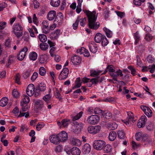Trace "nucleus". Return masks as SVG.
I'll list each match as a JSON object with an SVG mask.
<instances>
[{"instance_id":"8","label":"nucleus","mask_w":155,"mask_h":155,"mask_svg":"<svg viewBox=\"0 0 155 155\" xmlns=\"http://www.w3.org/2000/svg\"><path fill=\"white\" fill-rule=\"evenodd\" d=\"M46 88V85L45 84L41 83L36 87L35 94V96L37 97L40 94V91H44Z\"/></svg>"},{"instance_id":"61","label":"nucleus","mask_w":155,"mask_h":155,"mask_svg":"<svg viewBox=\"0 0 155 155\" xmlns=\"http://www.w3.org/2000/svg\"><path fill=\"white\" fill-rule=\"evenodd\" d=\"M12 95L15 98L18 97L19 95L18 91L15 89H14L12 93Z\"/></svg>"},{"instance_id":"62","label":"nucleus","mask_w":155,"mask_h":155,"mask_svg":"<svg viewBox=\"0 0 155 155\" xmlns=\"http://www.w3.org/2000/svg\"><path fill=\"white\" fill-rule=\"evenodd\" d=\"M5 46L8 48L11 47V41L9 39L6 40L5 43Z\"/></svg>"},{"instance_id":"23","label":"nucleus","mask_w":155,"mask_h":155,"mask_svg":"<svg viewBox=\"0 0 155 155\" xmlns=\"http://www.w3.org/2000/svg\"><path fill=\"white\" fill-rule=\"evenodd\" d=\"M77 52L78 53H80L81 54L83 53L84 52V56L87 57H89L90 56L89 52L84 48H82L79 50H77Z\"/></svg>"},{"instance_id":"7","label":"nucleus","mask_w":155,"mask_h":155,"mask_svg":"<svg viewBox=\"0 0 155 155\" xmlns=\"http://www.w3.org/2000/svg\"><path fill=\"white\" fill-rule=\"evenodd\" d=\"M64 19V15L61 12H59L58 13L57 15H56L55 19L54 21V24L57 25V23L58 25H61Z\"/></svg>"},{"instance_id":"41","label":"nucleus","mask_w":155,"mask_h":155,"mask_svg":"<svg viewBox=\"0 0 155 155\" xmlns=\"http://www.w3.org/2000/svg\"><path fill=\"white\" fill-rule=\"evenodd\" d=\"M81 86V78L80 77L78 78L75 81V85L73 87V89H74L75 88H79Z\"/></svg>"},{"instance_id":"29","label":"nucleus","mask_w":155,"mask_h":155,"mask_svg":"<svg viewBox=\"0 0 155 155\" xmlns=\"http://www.w3.org/2000/svg\"><path fill=\"white\" fill-rule=\"evenodd\" d=\"M101 117L104 118L109 119L111 117L112 115L111 113L110 112L107 111H104Z\"/></svg>"},{"instance_id":"9","label":"nucleus","mask_w":155,"mask_h":155,"mask_svg":"<svg viewBox=\"0 0 155 155\" xmlns=\"http://www.w3.org/2000/svg\"><path fill=\"white\" fill-rule=\"evenodd\" d=\"M35 105L38 110H45L46 108L45 104L42 100H37L35 101Z\"/></svg>"},{"instance_id":"30","label":"nucleus","mask_w":155,"mask_h":155,"mask_svg":"<svg viewBox=\"0 0 155 155\" xmlns=\"http://www.w3.org/2000/svg\"><path fill=\"white\" fill-rule=\"evenodd\" d=\"M8 99L7 97L2 98L0 101V106L4 107L8 103Z\"/></svg>"},{"instance_id":"47","label":"nucleus","mask_w":155,"mask_h":155,"mask_svg":"<svg viewBox=\"0 0 155 155\" xmlns=\"http://www.w3.org/2000/svg\"><path fill=\"white\" fill-rule=\"evenodd\" d=\"M83 114L82 111L80 112L78 114L76 115L73 117L72 119L73 121H74L76 120H78L82 116Z\"/></svg>"},{"instance_id":"13","label":"nucleus","mask_w":155,"mask_h":155,"mask_svg":"<svg viewBox=\"0 0 155 155\" xmlns=\"http://www.w3.org/2000/svg\"><path fill=\"white\" fill-rule=\"evenodd\" d=\"M60 142H64L67 140L68 136L67 134L64 131H62L61 133L58 134Z\"/></svg>"},{"instance_id":"57","label":"nucleus","mask_w":155,"mask_h":155,"mask_svg":"<svg viewBox=\"0 0 155 155\" xmlns=\"http://www.w3.org/2000/svg\"><path fill=\"white\" fill-rule=\"evenodd\" d=\"M44 126V124L42 122L38 123L36 127V129L38 131L40 130Z\"/></svg>"},{"instance_id":"50","label":"nucleus","mask_w":155,"mask_h":155,"mask_svg":"<svg viewBox=\"0 0 155 155\" xmlns=\"http://www.w3.org/2000/svg\"><path fill=\"white\" fill-rule=\"evenodd\" d=\"M128 68L131 71V74L133 76L135 75L136 73V71L134 67L131 66H128Z\"/></svg>"},{"instance_id":"63","label":"nucleus","mask_w":155,"mask_h":155,"mask_svg":"<svg viewBox=\"0 0 155 155\" xmlns=\"http://www.w3.org/2000/svg\"><path fill=\"white\" fill-rule=\"evenodd\" d=\"M145 124L143 122H142L140 120L139 122L137 124V126L139 128L143 127L145 125Z\"/></svg>"},{"instance_id":"33","label":"nucleus","mask_w":155,"mask_h":155,"mask_svg":"<svg viewBox=\"0 0 155 155\" xmlns=\"http://www.w3.org/2000/svg\"><path fill=\"white\" fill-rule=\"evenodd\" d=\"M60 2V0H51L50 4L53 7H58L59 5Z\"/></svg>"},{"instance_id":"32","label":"nucleus","mask_w":155,"mask_h":155,"mask_svg":"<svg viewBox=\"0 0 155 155\" xmlns=\"http://www.w3.org/2000/svg\"><path fill=\"white\" fill-rule=\"evenodd\" d=\"M51 96L49 94H48L44 96L43 97V100L48 104L51 101Z\"/></svg>"},{"instance_id":"16","label":"nucleus","mask_w":155,"mask_h":155,"mask_svg":"<svg viewBox=\"0 0 155 155\" xmlns=\"http://www.w3.org/2000/svg\"><path fill=\"white\" fill-rule=\"evenodd\" d=\"M115 71V68L113 65H108L106 68L103 74H105L108 71L111 77L112 74H114Z\"/></svg>"},{"instance_id":"18","label":"nucleus","mask_w":155,"mask_h":155,"mask_svg":"<svg viewBox=\"0 0 155 155\" xmlns=\"http://www.w3.org/2000/svg\"><path fill=\"white\" fill-rule=\"evenodd\" d=\"M106 125L109 130H114L117 128V125L115 123H108L106 124Z\"/></svg>"},{"instance_id":"40","label":"nucleus","mask_w":155,"mask_h":155,"mask_svg":"<svg viewBox=\"0 0 155 155\" xmlns=\"http://www.w3.org/2000/svg\"><path fill=\"white\" fill-rule=\"evenodd\" d=\"M40 41L42 42H45L47 40V38L45 35L43 34H40L38 36Z\"/></svg>"},{"instance_id":"51","label":"nucleus","mask_w":155,"mask_h":155,"mask_svg":"<svg viewBox=\"0 0 155 155\" xmlns=\"http://www.w3.org/2000/svg\"><path fill=\"white\" fill-rule=\"evenodd\" d=\"M141 141L142 142H147L149 140V137L147 134H143L141 137Z\"/></svg>"},{"instance_id":"54","label":"nucleus","mask_w":155,"mask_h":155,"mask_svg":"<svg viewBox=\"0 0 155 155\" xmlns=\"http://www.w3.org/2000/svg\"><path fill=\"white\" fill-rule=\"evenodd\" d=\"M149 110L147 111L146 110V111L144 112V114L147 115L148 117H151L153 115V113L152 110L149 108Z\"/></svg>"},{"instance_id":"42","label":"nucleus","mask_w":155,"mask_h":155,"mask_svg":"<svg viewBox=\"0 0 155 155\" xmlns=\"http://www.w3.org/2000/svg\"><path fill=\"white\" fill-rule=\"evenodd\" d=\"M71 143L74 145H78L81 143L79 139L74 138L71 139Z\"/></svg>"},{"instance_id":"17","label":"nucleus","mask_w":155,"mask_h":155,"mask_svg":"<svg viewBox=\"0 0 155 155\" xmlns=\"http://www.w3.org/2000/svg\"><path fill=\"white\" fill-rule=\"evenodd\" d=\"M60 31L59 29H56L54 32L51 33L50 35V38L52 40L56 39L60 35Z\"/></svg>"},{"instance_id":"44","label":"nucleus","mask_w":155,"mask_h":155,"mask_svg":"<svg viewBox=\"0 0 155 155\" xmlns=\"http://www.w3.org/2000/svg\"><path fill=\"white\" fill-rule=\"evenodd\" d=\"M99 77H97V78H93L90 80V82H91V84L90 85H88V87H91L92 86V85L93 84H96L99 81Z\"/></svg>"},{"instance_id":"28","label":"nucleus","mask_w":155,"mask_h":155,"mask_svg":"<svg viewBox=\"0 0 155 155\" xmlns=\"http://www.w3.org/2000/svg\"><path fill=\"white\" fill-rule=\"evenodd\" d=\"M117 137V134L114 131H111L109 135V140L111 141H114Z\"/></svg>"},{"instance_id":"56","label":"nucleus","mask_w":155,"mask_h":155,"mask_svg":"<svg viewBox=\"0 0 155 155\" xmlns=\"http://www.w3.org/2000/svg\"><path fill=\"white\" fill-rule=\"evenodd\" d=\"M147 61L149 63H153L154 62L155 59L153 58L151 55H149L147 57Z\"/></svg>"},{"instance_id":"14","label":"nucleus","mask_w":155,"mask_h":155,"mask_svg":"<svg viewBox=\"0 0 155 155\" xmlns=\"http://www.w3.org/2000/svg\"><path fill=\"white\" fill-rule=\"evenodd\" d=\"M123 75L122 71L121 70L119 69L116 71H115L114 74H112L111 77H113V79L114 80L117 81V77L118 76L122 77L123 76Z\"/></svg>"},{"instance_id":"15","label":"nucleus","mask_w":155,"mask_h":155,"mask_svg":"<svg viewBox=\"0 0 155 155\" xmlns=\"http://www.w3.org/2000/svg\"><path fill=\"white\" fill-rule=\"evenodd\" d=\"M91 147L90 145L88 143L85 144L82 148V152L84 154H88L91 150Z\"/></svg>"},{"instance_id":"55","label":"nucleus","mask_w":155,"mask_h":155,"mask_svg":"<svg viewBox=\"0 0 155 155\" xmlns=\"http://www.w3.org/2000/svg\"><path fill=\"white\" fill-rule=\"evenodd\" d=\"M104 111L101 110L99 108H96L94 110V113L96 114H98L102 115V113H103Z\"/></svg>"},{"instance_id":"31","label":"nucleus","mask_w":155,"mask_h":155,"mask_svg":"<svg viewBox=\"0 0 155 155\" xmlns=\"http://www.w3.org/2000/svg\"><path fill=\"white\" fill-rule=\"evenodd\" d=\"M128 117L127 118L128 119L127 121H126V124H129L130 122L134 118L133 116V114L131 112H127Z\"/></svg>"},{"instance_id":"6","label":"nucleus","mask_w":155,"mask_h":155,"mask_svg":"<svg viewBox=\"0 0 155 155\" xmlns=\"http://www.w3.org/2000/svg\"><path fill=\"white\" fill-rule=\"evenodd\" d=\"M69 71V69L68 68H64L59 75V79L60 80L66 79L68 76Z\"/></svg>"},{"instance_id":"58","label":"nucleus","mask_w":155,"mask_h":155,"mask_svg":"<svg viewBox=\"0 0 155 155\" xmlns=\"http://www.w3.org/2000/svg\"><path fill=\"white\" fill-rule=\"evenodd\" d=\"M100 73L99 71L92 70L91 71V75L93 77H96L99 75Z\"/></svg>"},{"instance_id":"39","label":"nucleus","mask_w":155,"mask_h":155,"mask_svg":"<svg viewBox=\"0 0 155 155\" xmlns=\"http://www.w3.org/2000/svg\"><path fill=\"white\" fill-rule=\"evenodd\" d=\"M134 36L135 39V44L137 45L140 40V37L138 31H137L134 34Z\"/></svg>"},{"instance_id":"64","label":"nucleus","mask_w":155,"mask_h":155,"mask_svg":"<svg viewBox=\"0 0 155 155\" xmlns=\"http://www.w3.org/2000/svg\"><path fill=\"white\" fill-rule=\"evenodd\" d=\"M38 73L36 72H34L31 78V81H35L38 77Z\"/></svg>"},{"instance_id":"59","label":"nucleus","mask_w":155,"mask_h":155,"mask_svg":"<svg viewBox=\"0 0 155 155\" xmlns=\"http://www.w3.org/2000/svg\"><path fill=\"white\" fill-rule=\"evenodd\" d=\"M142 136V133L140 132H139L136 134L135 135V138L136 140L139 141L140 140Z\"/></svg>"},{"instance_id":"12","label":"nucleus","mask_w":155,"mask_h":155,"mask_svg":"<svg viewBox=\"0 0 155 155\" xmlns=\"http://www.w3.org/2000/svg\"><path fill=\"white\" fill-rule=\"evenodd\" d=\"M50 142L55 144H58L60 143L58 135L53 134L49 137Z\"/></svg>"},{"instance_id":"34","label":"nucleus","mask_w":155,"mask_h":155,"mask_svg":"<svg viewBox=\"0 0 155 155\" xmlns=\"http://www.w3.org/2000/svg\"><path fill=\"white\" fill-rule=\"evenodd\" d=\"M74 124L75 125V127L78 129V131H80L82 129L83 124L81 123H79L76 121L74 122Z\"/></svg>"},{"instance_id":"52","label":"nucleus","mask_w":155,"mask_h":155,"mask_svg":"<svg viewBox=\"0 0 155 155\" xmlns=\"http://www.w3.org/2000/svg\"><path fill=\"white\" fill-rule=\"evenodd\" d=\"M20 76L19 73L17 74L15 77V82L18 84H21L20 81Z\"/></svg>"},{"instance_id":"22","label":"nucleus","mask_w":155,"mask_h":155,"mask_svg":"<svg viewBox=\"0 0 155 155\" xmlns=\"http://www.w3.org/2000/svg\"><path fill=\"white\" fill-rule=\"evenodd\" d=\"M56 15V12L54 10L50 11L47 15L48 19L50 21L52 20L55 17Z\"/></svg>"},{"instance_id":"21","label":"nucleus","mask_w":155,"mask_h":155,"mask_svg":"<svg viewBox=\"0 0 155 155\" xmlns=\"http://www.w3.org/2000/svg\"><path fill=\"white\" fill-rule=\"evenodd\" d=\"M104 35H102L100 33H97L94 37L95 41L97 43H99L101 41L102 39L103 38Z\"/></svg>"},{"instance_id":"25","label":"nucleus","mask_w":155,"mask_h":155,"mask_svg":"<svg viewBox=\"0 0 155 155\" xmlns=\"http://www.w3.org/2000/svg\"><path fill=\"white\" fill-rule=\"evenodd\" d=\"M48 58V55L45 54L41 55L39 59V62L41 64L44 63L47 61Z\"/></svg>"},{"instance_id":"24","label":"nucleus","mask_w":155,"mask_h":155,"mask_svg":"<svg viewBox=\"0 0 155 155\" xmlns=\"http://www.w3.org/2000/svg\"><path fill=\"white\" fill-rule=\"evenodd\" d=\"M71 152L72 155H80L81 151L79 149L76 147H74L71 149Z\"/></svg>"},{"instance_id":"20","label":"nucleus","mask_w":155,"mask_h":155,"mask_svg":"<svg viewBox=\"0 0 155 155\" xmlns=\"http://www.w3.org/2000/svg\"><path fill=\"white\" fill-rule=\"evenodd\" d=\"M22 101L21 102V105L25 106V104H28L30 101L29 97L26 95H24L22 96Z\"/></svg>"},{"instance_id":"11","label":"nucleus","mask_w":155,"mask_h":155,"mask_svg":"<svg viewBox=\"0 0 155 155\" xmlns=\"http://www.w3.org/2000/svg\"><path fill=\"white\" fill-rule=\"evenodd\" d=\"M35 86L33 84H29L26 89L27 94L30 97L32 96L34 93L35 94Z\"/></svg>"},{"instance_id":"35","label":"nucleus","mask_w":155,"mask_h":155,"mask_svg":"<svg viewBox=\"0 0 155 155\" xmlns=\"http://www.w3.org/2000/svg\"><path fill=\"white\" fill-rule=\"evenodd\" d=\"M39 46L41 49L43 51H46L48 48V45L46 43H42L39 45Z\"/></svg>"},{"instance_id":"45","label":"nucleus","mask_w":155,"mask_h":155,"mask_svg":"<svg viewBox=\"0 0 155 155\" xmlns=\"http://www.w3.org/2000/svg\"><path fill=\"white\" fill-rule=\"evenodd\" d=\"M31 74V70H28L25 72L23 73L22 76L25 79H27L30 76Z\"/></svg>"},{"instance_id":"46","label":"nucleus","mask_w":155,"mask_h":155,"mask_svg":"<svg viewBox=\"0 0 155 155\" xmlns=\"http://www.w3.org/2000/svg\"><path fill=\"white\" fill-rule=\"evenodd\" d=\"M101 42V45L103 47L105 46L109 43V42L107 40V39L105 35L104 36L103 38L102 39Z\"/></svg>"},{"instance_id":"53","label":"nucleus","mask_w":155,"mask_h":155,"mask_svg":"<svg viewBox=\"0 0 155 155\" xmlns=\"http://www.w3.org/2000/svg\"><path fill=\"white\" fill-rule=\"evenodd\" d=\"M69 122L70 120L66 119H63L61 121L62 125L64 127H67Z\"/></svg>"},{"instance_id":"26","label":"nucleus","mask_w":155,"mask_h":155,"mask_svg":"<svg viewBox=\"0 0 155 155\" xmlns=\"http://www.w3.org/2000/svg\"><path fill=\"white\" fill-rule=\"evenodd\" d=\"M94 44L91 43L89 45L90 51L93 53H96L97 50V46H96L95 44L94 43Z\"/></svg>"},{"instance_id":"1","label":"nucleus","mask_w":155,"mask_h":155,"mask_svg":"<svg viewBox=\"0 0 155 155\" xmlns=\"http://www.w3.org/2000/svg\"><path fill=\"white\" fill-rule=\"evenodd\" d=\"M84 12L87 17L89 27L91 29L96 30L100 26V23L99 22H96L97 17L96 16L95 11L91 12L85 10Z\"/></svg>"},{"instance_id":"43","label":"nucleus","mask_w":155,"mask_h":155,"mask_svg":"<svg viewBox=\"0 0 155 155\" xmlns=\"http://www.w3.org/2000/svg\"><path fill=\"white\" fill-rule=\"evenodd\" d=\"M117 133L118 137L120 139H123L125 137V134L123 130H119Z\"/></svg>"},{"instance_id":"38","label":"nucleus","mask_w":155,"mask_h":155,"mask_svg":"<svg viewBox=\"0 0 155 155\" xmlns=\"http://www.w3.org/2000/svg\"><path fill=\"white\" fill-rule=\"evenodd\" d=\"M37 57V53L34 52H33L31 53L29 55V58L30 60L35 61Z\"/></svg>"},{"instance_id":"19","label":"nucleus","mask_w":155,"mask_h":155,"mask_svg":"<svg viewBox=\"0 0 155 155\" xmlns=\"http://www.w3.org/2000/svg\"><path fill=\"white\" fill-rule=\"evenodd\" d=\"M71 61L74 65L79 64L81 61V59L80 57L77 56H74L72 57L71 59Z\"/></svg>"},{"instance_id":"5","label":"nucleus","mask_w":155,"mask_h":155,"mask_svg":"<svg viewBox=\"0 0 155 155\" xmlns=\"http://www.w3.org/2000/svg\"><path fill=\"white\" fill-rule=\"evenodd\" d=\"M99 117L97 115L90 116L87 119V121L89 124L94 125L97 124L99 121Z\"/></svg>"},{"instance_id":"36","label":"nucleus","mask_w":155,"mask_h":155,"mask_svg":"<svg viewBox=\"0 0 155 155\" xmlns=\"http://www.w3.org/2000/svg\"><path fill=\"white\" fill-rule=\"evenodd\" d=\"M82 2L83 0H77V2L78 3V5L77 7L76 11L78 13H79L81 11V3Z\"/></svg>"},{"instance_id":"3","label":"nucleus","mask_w":155,"mask_h":155,"mask_svg":"<svg viewBox=\"0 0 155 155\" xmlns=\"http://www.w3.org/2000/svg\"><path fill=\"white\" fill-rule=\"evenodd\" d=\"M106 143L105 141L102 140H95L93 143L94 148L97 150H101L103 149Z\"/></svg>"},{"instance_id":"49","label":"nucleus","mask_w":155,"mask_h":155,"mask_svg":"<svg viewBox=\"0 0 155 155\" xmlns=\"http://www.w3.org/2000/svg\"><path fill=\"white\" fill-rule=\"evenodd\" d=\"M46 71L45 68L43 67H41L39 69V74L42 76H44L46 74Z\"/></svg>"},{"instance_id":"2","label":"nucleus","mask_w":155,"mask_h":155,"mask_svg":"<svg viewBox=\"0 0 155 155\" xmlns=\"http://www.w3.org/2000/svg\"><path fill=\"white\" fill-rule=\"evenodd\" d=\"M12 32L18 38L22 35L23 28L19 23H15L12 26Z\"/></svg>"},{"instance_id":"10","label":"nucleus","mask_w":155,"mask_h":155,"mask_svg":"<svg viewBox=\"0 0 155 155\" xmlns=\"http://www.w3.org/2000/svg\"><path fill=\"white\" fill-rule=\"evenodd\" d=\"M28 51L27 47H24L20 51L17 55V58L20 61H22L24 58L26 54V52Z\"/></svg>"},{"instance_id":"4","label":"nucleus","mask_w":155,"mask_h":155,"mask_svg":"<svg viewBox=\"0 0 155 155\" xmlns=\"http://www.w3.org/2000/svg\"><path fill=\"white\" fill-rule=\"evenodd\" d=\"M101 128V127L99 125L90 126L87 128V131L89 133L94 135L99 133Z\"/></svg>"},{"instance_id":"27","label":"nucleus","mask_w":155,"mask_h":155,"mask_svg":"<svg viewBox=\"0 0 155 155\" xmlns=\"http://www.w3.org/2000/svg\"><path fill=\"white\" fill-rule=\"evenodd\" d=\"M112 147L110 144H105V146L103 148L104 152L105 153H108L112 151Z\"/></svg>"},{"instance_id":"60","label":"nucleus","mask_w":155,"mask_h":155,"mask_svg":"<svg viewBox=\"0 0 155 155\" xmlns=\"http://www.w3.org/2000/svg\"><path fill=\"white\" fill-rule=\"evenodd\" d=\"M62 149V146L60 145H59L55 148L54 151L56 153H59L61 152Z\"/></svg>"},{"instance_id":"48","label":"nucleus","mask_w":155,"mask_h":155,"mask_svg":"<svg viewBox=\"0 0 155 155\" xmlns=\"http://www.w3.org/2000/svg\"><path fill=\"white\" fill-rule=\"evenodd\" d=\"M78 18H79V22H80V24L82 26H84L85 25L87 19L86 18H82L79 17Z\"/></svg>"},{"instance_id":"37","label":"nucleus","mask_w":155,"mask_h":155,"mask_svg":"<svg viewBox=\"0 0 155 155\" xmlns=\"http://www.w3.org/2000/svg\"><path fill=\"white\" fill-rule=\"evenodd\" d=\"M103 30L105 31L106 33L107 37L108 38H111L112 36V31H110L109 29L107 28L106 27L103 28Z\"/></svg>"}]
</instances>
